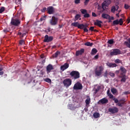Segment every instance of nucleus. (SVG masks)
Here are the masks:
<instances>
[{
	"instance_id": "1",
	"label": "nucleus",
	"mask_w": 130,
	"mask_h": 130,
	"mask_svg": "<svg viewBox=\"0 0 130 130\" xmlns=\"http://www.w3.org/2000/svg\"><path fill=\"white\" fill-rule=\"evenodd\" d=\"M104 71V68L102 65L96 66L94 70L95 75L97 76H100L102 74L103 71Z\"/></svg>"
},
{
	"instance_id": "2",
	"label": "nucleus",
	"mask_w": 130,
	"mask_h": 130,
	"mask_svg": "<svg viewBox=\"0 0 130 130\" xmlns=\"http://www.w3.org/2000/svg\"><path fill=\"white\" fill-rule=\"evenodd\" d=\"M70 76H71L72 79L77 80L80 78V73L77 71H73L70 73Z\"/></svg>"
},
{
	"instance_id": "3",
	"label": "nucleus",
	"mask_w": 130,
	"mask_h": 130,
	"mask_svg": "<svg viewBox=\"0 0 130 130\" xmlns=\"http://www.w3.org/2000/svg\"><path fill=\"white\" fill-rule=\"evenodd\" d=\"M20 24H21V21L18 19L12 18L11 21V25L14 26H19Z\"/></svg>"
},
{
	"instance_id": "4",
	"label": "nucleus",
	"mask_w": 130,
	"mask_h": 130,
	"mask_svg": "<svg viewBox=\"0 0 130 130\" xmlns=\"http://www.w3.org/2000/svg\"><path fill=\"white\" fill-rule=\"evenodd\" d=\"M111 4V0H105L104 3H102V9L103 10L102 12V13L104 12V11L106 9V7H108L110 4Z\"/></svg>"
},
{
	"instance_id": "5",
	"label": "nucleus",
	"mask_w": 130,
	"mask_h": 130,
	"mask_svg": "<svg viewBox=\"0 0 130 130\" xmlns=\"http://www.w3.org/2000/svg\"><path fill=\"white\" fill-rule=\"evenodd\" d=\"M62 83H63L64 86L69 87L72 83V80L71 79L66 78L62 81Z\"/></svg>"
},
{
	"instance_id": "6",
	"label": "nucleus",
	"mask_w": 130,
	"mask_h": 130,
	"mask_svg": "<svg viewBox=\"0 0 130 130\" xmlns=\"http://www.w3.org/2000/svg\"><path fill=\"white\" fill-rule=\"evenodd\" d=\"M58 20V18L55 17V16H52L51 20L49 21V23L52 26H55L56 24H57Z\"/></svg>"
},
{
	"instance_id": "7",
	"label": "nucleus",
	"mask_w": 130,
	"mask_h": 130,
	"mask_svg": "<svg viewBox=\"0 0 130 130\" xmlns=\"http://www.w3.org/2000/svg\"><path fill=\"white\" fill-rule=\"evenodd\" d=\"M119 54H121V51L119 49H114L110 53V55L112 56Z\"/></svg>"
},
{
	"instance_id": "8",
	"label": "nucleus",
	"mask_w": 130,
	"mask_h": 130,
	"mask_svg": "<svg viewBox=\"0 0 130 130\" xmlns=\"http://www.w3.org/2000/svg\"><path fill=\"white\" fill-rule=\"evenodd\" d=\"M73 89L75 90H80L82 89V85L81 83L77 82L75 84L74 86H73Z\"/></svg>"
},
{
	"instance_id": "9",
	"label": "nucleus",
	"mask_w": 130,
	"mask_h": 130,
	"mask_svg": "<svg viewBox=\"0 0 130 130\" xmlns=\"http://www.w3.org/2000/svg\"><path fill=\"white\" fill-rule=\"evenodd\" d=\"M124 23V21H123L122 18L119 19V20H114L113 22H112V25L114 26L115 25L119 24V25L122 26L123 25V23Z\"/></svg>"
},
{
	"instance_id": "10",
	"label": "nucleus",
	"mask_w": 130,
	"mask_h": 130,
	"mask_svg": "<svg viewBox=\"0 0 130 130\" xmlns=\"http://www.w3.org/2000/svg\"><path fill=\"white\" fill-rule=\"evenodd\" d=\"M47 12L48 14L51 15L55 13V10L53 6H49L47 8Z\"/></svg>"
},
{
	"instance_id": "11",
	"label": "nucleus",
	"mask_w": 130,
	"mask_h": 130,
	"mask_svg": "<svg viewBox=\"0 0 130 130\" xmlns=\"http://www.w3.org/2000/svg\"><path fill=\"white\" fill-rule=\"evenodd\" d=\"M108 111L109 112H111L112 114L117 113L118 112V108L116 107H114L112 108H109Z\"/></svg>"
},
{
	"instance_id": "12",
	"label": "nucleus",
	"mask_w": 130,
	"mask_h": 130,
	"mask_svg": "<svg viewBox=\"0 0 130 130\" xmlns=\"http://www.w3.org/2000/svg\"><path fill=\"white\" fill-rule=\"evenodd\" d=\"M126 100L124 98L121 99L120 100H119V102L117 104L118 106H119V107L122 108L123 107V105H124L125 102H126Z\"/></svg>"
},
{
	"instance_id": "13",
	"label": "nucleus",
	"mask_w": 130,
	"mask_h": 130,
	"mask_svg": "<svg viewBox=\"0 0 130 130\" xmlns=\"http://www.w3.org/2000/svg\"><path fill=\"white\" fill-rule=\"evenodd\" d=\"M53 37L52 36L49 37L48 35H46L45 37V39L44 40V42L48 43L52 41Z\"/></svg>"
},
{
	"instance_id": "14",
	"label": "nucleus",
	"mask_w": 130,
	"mask_h": 130,
	"mask_svg": "<svg viewBox=\"0 0 130 130\" xmlns=\"http://www.w3.org/2000/svg\"><path fill=\"white\" fill-rule=\"evenodd\" d=\"M53 70H54V67H53V66L51 64H48L46 68L47 74H48Z\"/></svg>"
},
{
	"instance_id": "15",
	"label": "nucleus",
	"mask_w": 130,
	"mask_h": 130,
	"mask_svg": "<svg viewBox=\"0 0 130 130\" xmlns=\"http://www.w3.org/2000/svg\"><path fill=\"white\" fill-rule=\"evenodd\" d=\"M85 52V49H81L80 50H77L75 54V55L78 56L80 55H82L83 53Z\"/></svg>"
},
{
	"instance_id": "16",
	"label": "nucleus",
	"mask_w": 130,
	"mask_h": 130,
	"mask_svg": "<svg viewBox=\"0 0 130 130\" xmlns=\"http://www.w3.org/2000/svg\"><path fill=\"white\" fill-rule=\"evenodd\" d=\"M69 67V64L68 63H66L65 64H63V66H62L60 67V70L62 71H65L67 70L68 68Z\"/></svg>"
},
{
	"instance_id": "17",
	"label": "nucleus",
	"mask_w": 130,
	"mask_h": 130,
	"mask_svg": "<svg viewBox=\"0 0 130 130\" xmlns=\"http://www.w3.org/2000/svg\"><path fill=\"white\" fill-rule=\"evenodd\" d=\"M102 24H103V22L99 20H96L95 22H94V25L99 26L100 28H102Z\"/></svg>"
},
{
	"instance_id": "18",
	"label": "nucleus",
	"mask_w": 130,
	"mask_h": 130,
	"mask_svg": "<svg viewBox=\"0 0 130 130\" xmlns=\"http://www.w3.org/2000/svg\"><path fill=\"white\" fill-rule=\"evenodd\" d=\"M120 70L121 71L120 75H125L126 70L123 67H121Z\"/></svg>"
},
{
	"instance_id": "19",
	"label": "nucleus",
	"mask_w": 130,
	"mask_h": 130,
	"mask_svg": "<svg viewBox=\"0 0 130 130\" xmlns=\"http://www.w3.org/2000/svg\"><path fill=\"white\" fill-rule=\"evenodd\" d=\"M106 65L110 68H116L117 67V64L115 63L108 62L106 63Z\"/></svg>"
},
{
	"instance_id": "20",
	"label": "nucleus",
	"mask_w": 130,
	"mask_h": 130,
	"mask_svg": "<svg viewBox=\"0 0 130 130\" xmlns=\"http://www.w3.org/2000/svg\"><path fill=\"white\" fill-rule=\"evenodd\" d=\"M108 103V100L106 98L102 99L99 101V103H101L102 104H107Z\"/></svg>"
},
{
	"instance_id": "21",
	"label": "nucleus",
	"mask_w": 130,
	"mask_h": 130,
	"mask_svg": "<svg viewBox=\"0 0 130 130\" xmlns=\"http://www.w3.org/2000/svg\"><path fill=\"white\" fill-rule=\"evenodd\" d=\"M103 18L105 19H110V17H111L109 14L103 13L102 14V15L101 16Z\"/></svg>"
},
{
	"instance_id": "22",
	"label": "nucleus",
	"mask_w": 130,
	"mask_h": 130,
	"mask_svg": "<svg viewBox=\"0 0 130 130\" xmlns=\"http://www.w3.org/2000/svg\"><path fill=\"white\" fill-rule=\"evenodd\" d=\"M126 76L125 75H120V78H121V82L125 83L126 80Z\"/></svg>"
},
{
	"instance_id": "23",
	"label": "nucleus",
	"mask_w": 130,
	"mask_h": 130,
	"mask_svg": "<svg viewBox=\"0 0 130 130\" xmlns=\"http://www.w3.org/2000/svg\"><path fill=\"white\" fill-rule=\"evenodd\" d=\"M61 52L59 51H57L56 53L53 54L52 56L53 58H57L58 55L60 54Z\"/></svg>"
},
{
	"instance_id": "24",
	"label": "nucleus",
	"mask_w": 130,
	"mask_h": 130,
	"mask_svg": "<svg viewBox=\"0 0 130 130\" xmlns=\"http://www.w3.org/2000/svg\"><path fill=\"white\" fill-rule=\"evenodd\" d=\"M97 52H98V50L96 48H93L92 49L91 54L95 55Z\"/></svg>"
},
{
	"instance_id": "25",
	"label": "nucleus",
	"mask_w": 130,
	"mask_h": 130,
	"mask_svg": "<svg viewBox=\"0 0 130 130\" xmlns=\"http://www.w3.org/2000/svg\"><path fill=\"white\" fill-rule=\"evenodd\" d=\"M124 45H126L127 47L130 48V39L128 40V42L127 41L124 42Z\"/></svg>"
},
{
	"instance_id": "26",
	"label": "nucleus",
	"mask_w": 130,
	"mask_h": 130,
	"mask_svg": "<svg viewBox=\"0 0 130 130\" xmlns=\"http://www.w3.org/2000/svg\"><path fill=\"white\" fill-rule=\"evenodd\" d=\"M107 94H108L109 98H110V99H112L113 98V95L111 93L109 90H108V91H107Z\"/></svg>"
},
{
	"instance_id": "27",
	"label": "nucleus",
	"mask_w": 130,
	"mask_h": 130,
	"mask_svg": "<svg viewBox=\"0 0 130 130\" xmlns=\"http://www.w3.org/2000/svg\"><path fill=\"white\" fill-rule=\"evenodd\" d=\"M84 45L86 46H88V47H91L93 46V43H90L89 41L86 42L84 43Z\"/></svg>"
},
{
	"instance_id": "28",
	"label": "nucleus",
	"mask_w": 130,
	"mask_h": 130,
	"mask_svg": "<svg viewBox=\"0 0 130 130\" xmlns=\"http://www.w3.org/2000/svg\"><path fill=\"white\" fill-rule=\"evenodd\" d=\"M72 26H74L75 27H77L78 26H79V25H80V24H79L78 22H73V23H72Z\"/></svg>"
},
{
	"instance_id": "29",
	"label": "nucleus",
	"mask_w": 130,
	"mask_h": 130,
	"mask_svg": "<svg viewBox=\"0 0 130 130\" xmlns=\"http://www.w3.org/2000/svg\"><path fill=\"white\" fill-rule=\"evenodd\" d=\"M81 17V16L80 14H76V15H75V19H74L75 22L78 20Z\"/></svg>"
},
{
	"instance_id": "30",
	"label": "nucleus",
	"mask_w": 130,
	"mask_h": 130,
	"mask_svg": "<svg viewBox=\"0 0 130 130\" xmlns=\"http://www.w3.org/2000/svg\"><path fill=\"white\" fill-rule=\"evenodd\" d=\"M99 117H100V114H99V113L95 112L93 113V117H94V118H98Z\"/></svg>"
},
{
	"instance_id": "31",
	"label": "nucleus",
	"mask_w": 130,
	"mask_h": 130,
	"mask_svg": "<svg viewBox=\"0 0 130 130\" xmlns=\"http://www.w3.org/2000/svg\"><path fill=\"white\" fill-rule=\"evenodd\" d=\"M90 101H91V99H90L89 97H88V98H87V99H86V100H85L86 105H89V104H90V102H91Z\"/></svg>"
},
{
	"instance_id": "32",
	"label": "nucleus",
	"mask_w": 130,
	"mask_h": 130,
	"mask_svg": "<svg viewBox=\"0 0 130 130\" xmlns=\"http://www.w3.org/2000/svg\"><path fill=\"white\" fill-rule=\"evenodd\" d=\"M111 92L112 94H116V93L117 92V90L116 88H111Z\"/></svg>"
},
{
	"instance_id": "33",
	"label": "nucleus",
	"mask_w": 130,
	"mask_h": 130,
	"mask_svg": "<svg viewBox=\"0 0 130 130\" xmlns=\"http://www.w3.org/2000/svg\"><path fill=\"white\" fill-rule=\"evenodd\" d=\"M80 12L82 13V14H87V11L86 9H81Z\"/></svg>"
},
{
	"instance_id": "34",
	"label": "nucleus",
	"mask_w": 130,
	"mask_h": 130,
	"mask_svg": "<svg viewBox=\"0 0 130 130\" xmlns=\"http://www.w3.org/2000/svg\"><path fill=\"white\" fill-rule=\"evenodd\" d=\"M101 87L100 86H98L97 88L95 89L94 94H96L99 91V90H101Z\"/></svg>"
},
{
	"instance_id": "35",
	"label": "nucleus",
	"mask_w": 130,
	"mask_h": 130,
	"mask_svg": "<svg viewBox=\"0 0 130 130\" xmlns=\"http://www.w3.org/2000/svg\"><path fill=\"white\" fill-rule=\"evenodd\" d=\"M77 28L81 29H83L85 28L83 24H80L79 25H78V26H77Z\"/></svg>"
},
{
	"instance_id": "36",
	"label": "nucleus",
	"mask_w": 130,
	"mask_h": 130,
	"mask_svg": "<svg viewBox=\"0 0 130 130\" xmlns=\"http://www.w3.org/2000/svg\"><path fill=\"white\" fill-rule=\"evenodd\" d=\"M108 43L109 44L112 45V44H114V41H113V39L109 40V41H108Z\"/></svg>"
},
{
	"instance_id": "37",
	"label": "nucleus",
	"mask_w": 130,
	"mask_h": 130,
	"mask_svg": "<svg viewBox=\"0 0 130 130\" xmlns=\"http://www.w3.org/2000/svg\"><path fill=\"white\" fill-rule=\"evenodd\" d=\"M111 99H112L113 101H115V104H118L119 103V101H118V100H117V99H116L115 98H113Z\"/></svg>"
},
{
	"instance_id": "38",
	"label": "nucleus",
	"mask_w": 130,
	"mask_h": 130,
	"mask_svg": "<svg viewBox=\"0 0 130 130\" xmlns=\"http://www.w3.org/2000/svg\"><path fill=\"white\" fill-rule=\"evenodd\" d=\"M84 18H88L90 17V15L88 13L83 14Z\"/></svg>"
},
{
	"instance_id": "39",
	"label": "nucleus",
	"mask_w": 130,
	"mask_h": 130,
	"mask_svg": "<svg viewBox=\"0 0 130 130\" xmlns=\"http://www.w3.org/2000/svg\"><path fill=\"white\" fill-rule=\"evenodd\" d=\"M25 44V41L24 40H20L19 41V44L20 45H24Z\"/></svg>"
},
{
	"instance_id": "40",
	"label": "nucleus",
	"mask_w": 130,
	"mask_h": 130,
	"mask_svg": "<svg viewBox=\"0 0 130 130\" xmlns=\"http://www.w3.org/2000/svg\"><path fill=\"white\" fill-rule=\"evenodd\" d=\"M45 81L46 82H48L49 83L52 82V81L51 80V79L50 78H46L45 79Z\"/></svg>"
},
{
	"instance_id": "41",
	"label": "nucleus",
	"mask_w": 130,
	"mask_h": 130,
	"mask_svg": "<svg viewBox=\"0 0 130 130\" xmlns=\"http://www.w3.org/2000/svg\"><path fill=\"white\" fill-rule=\"evenodd\" d=\"M5 8L4 7H2L1 8H0V14H2V13H3V12L5 11Z\"/></svg>"
},
{
	"instance_id": "42",
	"label": "nucleus",
	"mask_w": 130,
	"mask_h": 130,
	"mask_svg": "<svg viewBox=\"0 0 130 130\" xmlns=\"http://www.w3.org/2000/svg\"><path fill=\"white\" fill-rule=\"evenodd\" d=\"M115 63H122V61L119 60V59H117L115 60Z\"/></svg>"
},
{
	"instance_id": "43",
	"label": "nucleus",
	"mask_w": 130,
	"mask_h": 130,
	"mask_svg": "<svg viewBox=\"0 0 130 130\" xmlns=\"http://www.w3.org/2000/svg\"><path fill=\"white\" fill-rule=\"evenodd\" d=\"M108 74H109V73H108L107 70H106V71L105 72V73H104V77L105 78H107Z\"/></svg>"
},
{
	"instance_id": "44",
	"label": "nucleus",
	"mask_w": 130,
	"mask_h": 130,
	"mask_svg": "<svg viewBox=\"0 0 130 130\" xmlns=\"http://www.w3.org/2000/svg\"><path fill=\"white\" fill-rule=\"evenodd\" d=\"M109 75H110V77H115V74L111 72H109Z\"/></svg>"
},
{
	"instance_id": "45",
	"label": "nucleus",
	"mask_w": 130,
	"mask_h": 130,
	"mask_svg": "<svg viewBox=\"0 0 130 130\" xmlns=\"http://www.w3.org/2000/svg\"><path fill=\"white\" fill-rule=\"evenodd\" d=\"M9 31V29L8 28H5V29H3V32L4 33L7 34Z\"/></svg>"
},
{
	"instance_id": "46",
	"label": "nucleus",
	"mask_w": 130,
	"mask_h": 130,
	"mask_svg": "<svg viewBox=\"0 0 130 130\" xmlns=\"http://www.w3.org/2000/svg\"><path fill=\"white\" fill-rule=\"evenodd\" d=\"M115 11H116V9H115V6H112L111 8V12L112 13H114Z\"/></svg>"
},
{
	"instance_id": "47",
	"label": "nucleus",
	"mask_w": 130,
	"mask_h": 130,
	"mask_svg": "<svg viewBox=\"0 0 130 130\" xmlns=\"http://www.w3.org/2000/svg\"><path fill=\"white\" fill-rule=\"evenodd\" d=\"M26 34H27L26 32H25V33L22 34V35H21V36H20V39H22L23 37H24L26 35Z\"/></svg>"
},
{
	"instance_id": "48",
	"label": "nucleus",
	"mask_w": 130,
	"mask_h": 130,
	"mask_svg": "<svg viewBox=\"0 0 130 130\" xmlns=\"http://www.w3.org/2000/svg\"><path fill=\"white\" fill-rule=\"evenodd\" d=\"M107 20H109V22H111V20H114V17H110V18L107 19Z\"/></svg>"
},
{
	"instance_id": "49",
	"label": "nucleus",
	"mask_w": 130,
	"mask_h": 130,
	"mask_svg": "<svg viewBox=\"0 0 130 130\" xmlns=\"http://www.w3.org/2000/svg\"><path fill=\"white\" fill-rule=\"evenodd\" d=\"M129 8H130V6H128L127 4H124V8H125V9L127 10Z\"/></svg>"
},
{
	"instance_id": "50",
	"label": "nucleus",
	"mask_w": 130,
	"mask_h": 130,
	"mask_svg": "<svg viewBox=\"0 0 130 130\" xmlns=\"http://www.w3.org/2000/svg\"><path fill=\"white\" fill-rule=\"evenodd\" d=\"M80 3V0H75V4L76 5H78Z\"/></svg>"
},
{
	"instance_id": "51",
	"label": "nucleus",
	"mask_w": 130,
	"mask_h": 130,
	"mask_svg": "<svg viewBox=\"0 0 130 130\" xmlns=\"http://www.w3.org/2000/svg\"><path fill=\"white\" fill-rule=\"evenodd\" d=\"M46 10L47 11V9L46 8V7H45L43 8V9H42L41 12L42 13H44L45 11H46Z\"/></svg>"
},
{
	"instance_id": "52",
	"label": "nucleus",
	"mask_w": 130,
	"mask_h": 130,
	"mask_svg": "<svg viewBox=\"0 0 130 130\" xmlns=\"http://www.w3.org/2000/svg\"><path fill=\"white\" fill-rule=\"evenodd\" d=\"M89 0H85L84 2V5L87 6L88 3H89Z\"/></svg>"
},
{
	"instance_id": "53",
	"label": "nucleus",
	"mask_w": 130,
	"mask_h": 130,
	"mask_svg": "<svg viewBox=\"0 0 130 130\" xmlns=\"http://www.w3.org/2000/svg\"><path fill=\"white\" fill-rule=\"evenodd\" d=\"M94 26H91V27L89 28V30H91V31H94Z\"/></svg>"
},
{
	"instance_id": "54",
	"label": "nucleus",
	"mask_w": 130,
	"mask_h": 130,
	"mask_svg": "<svg viewBox=\"0 0 130 130\" xmlns=\"http://www.w3.org/2000/svg\"><path fill=\"white\" fill-rule=\"evenodd\" d=\"M98 58H99V54L95 55L94 57H93V59H98Z\"/></svg>"
},
{
	"instance_id": "55",
	"label": "nucleus",
	"mask_w": 130,
	"mask_h": 130,
	"mask_svg": "<svg viewBox=\"0 0 130 130\" xmlns=\"http://www.w3.org/2000/svg\"><path fill=\"white\" fill-rule=\"evenodd\" d=\"M130 23V17H128V19H127V24Z\"/></svg>"
},
{
	"instance_id": "56",
	"label": "nucleus",
	"mask_w": 130,
	"mask_h": 130,
	"mask_svg": "<svg viewBox=\"0 0 130 130\" xmlns=\"http://www.w3.org/2000/svg\"><path fill=\"white\" fill-rule=\"evenodd\" d=\"M92 16L93 17H96V16H97L96 13H94V12H92Z\"/></svg>"
},
{
	"instance_id": "57",
	"label": "nucleus",
	"mask_w": 130,
	"mask_h": 130,
	"mask_svg": "<svg viewBox=\"0 0 130 130\" xmlns=\"http://www.w3.org/2000/svg\"><path fill=\"white\" fill-rule=\"evenodd\" d=\"M83 30H84V31L85 32H88V29L87 28H83Z\"/></svg>"
},
{
	"instance_id": "58",
	"label": "nucleus",
	"mask_w": 130,
	"mask_h": 130,
	"mask_svg": "<svg viewBox=\"0 0 130 130\" xmlns=\"http://www.w3.org/2000/svg\"><path fill=\"white\" fill-rule=\"evenodd\" d=\"M88 26H89V24H84V28H87Z\"/></svg>"
},
{
	"instance_id": "59",
	"label": "nucleus",
	"mask_w": 130,
	"mask_h": 130,
	"mask_svg": "<svg viewBox=\"0 0 130 130\" xmlns=\"http://www.w3.org/2000/svg\"><path fill=\"white\" fill-rule=\"evenodd\" d=\"M115 9H116V11H117L119 9V6L118 5H116L115 6Z\"/></svg>"
},
{
	"instance_id": "60",
	"label": "nucleus",
	"mask_w": 130,
	"mask_h": 130,
	"mask_svg": "<svg viewBox=\"0 0 130 130\" xmlns=\"http://www.w3.org/2000/svg\"><path fill=\"white\" fill-rule=\"evenodd\" d=\"M22 35V33H21V32H18V35L20 36V37Z\"/></svg>"
},
{
	"instance_id": "61",
	"label": "nucleus",
	"mask_w": 130,
	"mask_h": 130,
	"mask_svg": "<svg viewBox=\"0 0 130 130\" xmlns=\"http://www.w3.org/2000/svg\"><path fill=\"white\" fill-rule=\"evenodd\" d=\"M4 74V72H0V76H2Z\"/></svg>"
},
{
	"instance_id": "62",
	"label": "nucleus",
	"mask_w": 130,
	"mask_h": 130,
	"mask_svg": "<svg viewBox=\"0 0 130 130\" xmlns=\"http://www.w3.org/2000/svg\"><path fill=\"white\" fill-rule=\"evenodd\" d=\"M44 20V18L43 17H41L40 18V21H43Z\"/></svg>"
},
{
	"instance_id": "63",
	"label": "nucleus",
	"mask_w": 130,
	"mask_h": 130,
	"mask_svg": "<svg viewBox=\"0 0 130 130\" xmlns=\"http://www.w3.org/2000/svg\"><path fill=\"white\" fill-rule=\"evenodd\" d=\"M116 16L118 18H119V13L116 14Z\"/></svg>"
},
{
	"instance_id": "64",
	"label": "nucleus",
	"mask_w": 130,
	"mask_h": 130,
	"mask_svg": "<svg viewBox=\"0 0 130 130\" xmlns=\"http://www.w3.org/2000/svg\"><path fill=\"white\" fill-rule=\"evenodd\" d=\"M3 71V68H0V72H2Z\"/></svg>"
}]
</instances>
